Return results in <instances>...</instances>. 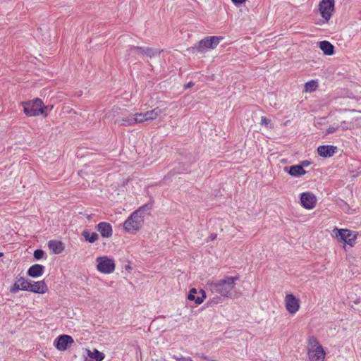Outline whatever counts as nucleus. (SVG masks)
Wrapping results in <instances>:
<instances>
[{"instance_id":"obj_35","label":"nucleus","mask_w":361,"mask_h":361,"mask_svg":"<svg viewBox=\"0 0 361 361\" xmlns=\"http://www.w3.org/2000/svg\"><path fill=\"white\" fill-rule=\"evenodd\" d=\"M217 235L216 233H212L209 236V239L210 240H214L216 238Z\"/></svg>"},{"instance_id":"obj_16","label":"nucleus","mask_w":361,"mask_h":361,"mask_svg":"<svg viewBox=\"0 0 361 361\" xmlns=\"http://www.w3.org/2000/svg\"><path fill=\"white\" fill-rule=\"evenodd\" d=\"M98 231L103 238H110L112 235V226L106 222H101L97 226Z\"/></svg>"},{"instance_id":"obj_39","label":"nucleus","mask_w":361,"mask_h":361,"mask_svg":"<svg viewBox=\"0 0 361 361\" xmlns=\"http://www.w3.org/2000/svg\"><path fill=\"white\" fill-rule=\"evenodd\" d=\"M85 361H87V360H85Z\"/></svg>"},{"instance_id":"obj_14","label":"nucleus","mask_w":361,"mask_h":361,"mask_svg":"<svg viewBox=\"0 0 361 361\" xmlns=\"http://www.w3.org/2000/svg\"><path fill=\"white\" fill-rule=\"evenodd\" d=\"M74 342L73 338L68 335H61L55 341V346L59 350H66L69 344Z\"/></svg>"},{"instance_id":"obj_7","label":"nucleus","mask_w":361,"mask_h":361,"mask_svg":"<svg viewBox=\"0 0 361 361\" xmlns=\"http://www.w3.org/2000/svg\"><path fill=\"white\" fill-rule=\"evenodd\" d=\"M20 286L23 288V290L31 291L36 293L42 294L48 290V288L43 281L34 282L23 278Z\"/></svg>"},{"instance_id":"obj_13","label":"nucleus","mask_w":361,"mask_h":361,"mask_svg":"<svg viewBox=\"0 0 361 361\" xmlns=\"http://www.w3.org/2000/svg\"><path fill=\"white\" fill-rule=\"evenodd\" d=\"M300 202L302 207L305 209H312L316 205L317 199L311 192H302L300 195Z\"/></svg>"},{"instance_id":"obj_17","label":"nucleus","mask_w":361,"mask_h":361,"mask_svg":"<svg viewBox=\"0 0 361 361\" xmlns=\"http://www.w3.org/2000/svg\"><path fill=\"white\" fill-rule=\"evenodd\" d=\"M45 267L41 264H34L27 270V275L31 277H39L44 273Z\"/></svg>"},{"instance_id":"obj_23","label":"nucleus","mask_w":361,"mask_h":361,"mask_svg":"<svg viewBox=\"0 0 361 361\" xmlns=\"http://www.w3.org/2000/svg\"><path fill=\"white\" fill-rule=\"evenodd\" d=\"M317 82L314 80H311L305 83V92H313L317 87Z\"/></svg>"},{"instance_id":"obj_2","label":"nucleus","mask_w":361,"mask_h":361,"mask_svg":"<svg viewBox=\"0 0 361 361\" xmlns=\"http://www.w3.org/2000/svg\"><path fill=\"white\" fill-rule=\"evenodd\" d=\"M165 109L156 107L152 110L147 111L145 113H135L130 114V118L124 119H119L118 122L123 124L124 126H133L137 123H142L144 122H149L155 120L159 116L163 114Z\"/></svg>"},{"instance_id":"obj_8","label":"nucleus","mask_w":361,"mask_h":361,"mask_svg":"<svg viewBox=\"0 0 361 361\" xmlns=\"http://www.w3.org/2000/svg\"><path fill=\"white\" fill-rule=\"evenodd\" d=\"M96 261L97 262V269L99 272L109 274L114 271L116 265L113 259L104 256L97 257Z\"/></svg>"},{"instance_id":"obj_20","label":"nucleus","mask_w":361,"mask_h":361,"mask_svg":"<svg viewBox=\"0 0 361 361\" xmlns=\"http://www.w3.org/2000/svg\"><path fill=\"white\" fill-rule=\"evenodd\" d=\"M319 48L326 55H332L334 54V47L328 41H322L319 42Z\"/></svg>"},{"instance_id":"obj_27","label":"nucleus","mask_w":361,"mask_h":361,"mask_svg":"<svg viewBox=\"0 0 361 361\" xmlns=\"http://www.w3.org/2000/svg\"><path fill=\"white\" fill-rule=\"evenodd\" d=\"M157 53H159L157 50L153 49L149 47H145L144 55H146L149 58H152Z\"/></svg>"},{"instance_id":"obj_10","label":"nucleus","mask_w":361,"mask_h":361,"mask_svg":"<svg viewBox=\"0 0 361 361\" xmlns=\"http://www.w3.org/2000/svg\"><path fill=\"white\" fill-rule=\"evenodd\" d=\"M322 16L327 21L330 19L334 10V0H322L319 4Z\"/></svg>"},{"instance_id":"obj_5","label":"nucleus","mask_w":361,"mask_h":361,"mask_svg":"<svg viewBox=\"0 0 361 361\" xmlns=\"http://www.w3.org/2000/svg\"><path fill=\"white\" fill-rule=\"evenodd\" d=\"M223 39L224 37L221 36L207 37L188 50L193 54H203L207 49H214Z\"/></svg>"},{"instance_id":"obj_29","label":"nucleus","mask_w":361,"mask_h":361,"mask_svg":"<svg viewBox=\"0 0 361 361\" xmlns=\"http://www.w3.org/2000/svg\"><path fill=\"white\" fill-rule=\"evenodd\" d=\"M197 290L195 288H192L190 290L189 293L188 295V299L191 301H195L197 297L195 296V294H197Z\"/></svg>"},{"instance_id":"obj_9","label":"nucleus","mask_w":361,"mask_h":361,"mask_svg":"<svg viewBox=\"0 0 361 361\" xmlns=\"http://www.w3.org/2000/svg\"><path fill=\"white\" fill-rule=\"evenodd\" d=\"M333 233L341 242H344L350 246H353L355 244L357 233L348 229H338L337 228L333 230Z\"/></svg>"},{"instance_id":"obj_22","label":"nucleus","mask_w":361,"mask_h":361,"mask_svg":"<svg viewBox=\"0 0 361 361\" xmlns=\"http://www.w3.org/2000/svg\"><path fill=\"white\" fill-rule=\"evenodd\" d=\"M87 355L90 358L94 359L95 361H102L104 357V354L97 349H94L93 351L87 350Z\"/></svg>"},{"instance_id":"obj_11","label":"nucleus","mask_w":361,"mask_h":361,"mask_svg":"<svg viewBox=\"0 0 361 361\" xmlns=\"http://www.w3.org/2000/svg\"><path fill=\"white\" fill-rule=\"evenodd\" d=\"M285 305L287 311L291 314H295L300 308L299 300L291 293L286 295Z\"/></svg>"},{"instance_id":"obj_1","label":"nucleus","mask_w":361,"mask_h":361,"mask_svg":"<svg viewBox=\"0 0 361 361\" xmlns=\"http://www.w3.org/2000/svg\"><path fill=\"white\" fill-rule=\"evenodd\" d=\"M238 279V277L227 276L224 279L208 283L207 286L212 293L232 298L234 295L235 282Z\"/></svg>"},{"instance_id":"obj_6","label":"nucleus","mask_w":361,"mask_h":361,"mask_svg":"<svg viewBox=\"0 0 361 361\" xmlns=\"http://www.w3.org/2000/svg\"><path fill=\"white\" fill-rule=\"evenodd\" d=\"M146 214H138L134 212L123 223L124 229L129 233H135L139 231L144 223V218Z\"/></svg>"},{"instance_id":"obj_3","label":"nucleus","mask_w":361,"mask_h":361,"mask_svg":"<svg viewBox=\"0 0 361 361\" xmlns=\"http://www.w3.org/2000/svg\"><path fill=\"white\" fill-rule=\"evenodd\" d=\"M326 353L318 340L312 336L308 340L307 356L310 361H324Z\"/></svg>"},{"instance_id":"obj_38","label":"nucleus","mask_w":361,"mask_h":361,"mask_svg":"<svg viewBox=\"0 0 361 361\" xmlns=\"http://www.w3.org/2000/svg\"><path fill=\"white\" fill-rule=\"evenodd\" d=\"M4 255L3 252H0V257H1Z\"/></svg>"},{"instance_id":"obj_26","label":"nucleus","mask_w":361,"mask_h":361,"mask_svg":"<svg viewBox=\"0 0 361 361\" xmlns=\"http://www.w3.org/2000/svg\"><path fill=\"white\" fill-rule=\"evenodd\" d=\"M199 294L201 295V296H197L195 299V303L197 305H200L202 303L204 300L206 298V293L204 290H200L199 291Z\"/></svg>"},{"instance_id":"obj_24","label":"nucleus","mask_w":361,"mask_h":361,"mask_svg":"<svg viewBox=\"0 0 361 361\" xmlns=\"http://www.w3.org/2000/svg\"><path fill=\"white\" fill-rule=\"evenodd\" d=\"M22 281H23V278L18 279L16 281V283H14L13 287L11 288V293H16L19 290H23V288L20 286V283H22Z\"/></svg>"},{"instance_id":"obj_34","label":"nucleus","mask_w":361,"mask_h":361,"mask_svg":"<svg viewBox=\"0 0 361 361\" xmlns=\"http://www.w3.org/2000/svg\"><path fill=\"white\" fill-rule=\"evenodd\" d=\"M235 4H241L245 3L247 0H231Z\"/></svg>"},{"instance_id":"obj_30","label":"nucleus","mask_w":361,"mask_h":361,"mask_svg":"<svg viewBox=\"0 0 361 361\" xmlns=\"http://www.w3.org/2000/svg\"><path fill=\"white\" fill-rule=\"evenodd\" d=\"M173 358L177 361H193L190 357H185L181 355H173Z\"/></svg>"},{"instance_id":"obj_19","label":"nucleus","mask_w":361,"mask_h":361,"mask_svg":"<svg viewBox=\"0 0 361 361\" xmlns=\"http://www.w3.org/2000/svg\"><path fill=\"white\" fill-rule=\"evenodd\" d=\"M284 170L287 171V167H285ZM288 172L292 176H299L304 175L306 173L302 166L300 165H295L290 166Z\"/></svg>"},{"instance_id":"obj_31","label":"nucleus","mask_w":361,"mask_h":361,"mask_svg":"<svg viewBox=\"0 0 361 361\" xmlns=\"http://www.w3.org/2000/svg\"><path fill=\"white\" fill-rule=\"evenodd\" d=\"M44 254V252L42 250H36L35 252H34V257L36 259H40L43 255Z\"/></svg>"},{"instance_id":"obj_25","label":"nucleus","mask_w":361,"mask_h":361,"mask_svg":"<svg viewBox=\"0 0 361 361\" xmlns=\"http://www.w3.org/2000/svg\"><path fill=\"white\" fill-rule=\"evenodd\" d=\"M145 47H133L130 49V54H140V55H144V54H145Z\"/></svg>"},{"instance_id":"obj_32","label":"nucleus","mask_w":361,"mask_h":361,"mask_svg":"<svg viewBox=\"0 0 361 361\" xmlns=\"http://www.w3.org/2000/svg\"><path fill=\"white\" fill-rule=\"evenodd\" d=\"M270 123V120L267 118L266 117L264 116H262L261 118V123L262 125H265V126H267L269 123Z\"/></svg>"},{"instance_id":"obj_28","label":"nucleus","mask_w":361,"mask_h":361,"mask_svg":"<svg viewBox=\"0 0 361 361\" xmlns=\"http://www.w3.org/2000/svg\"><path fill=\"white\" fill-rule=\"evenodd\" d=\"M152 209V205L150 204H146L142 207H140L135 212H138V214H144L148 212Z\"/></svg>"},{"instance_id":"obj_33","label":"nucleus","mask_w":361,"mask_h":361,"mask_svg":"<svg viewBox=\"0 0 361 361\" xmlns=\"http://www.w3.org/2000/svg\"><path fill=\"white\" fill-rule=\"evenodd\" d=\"M337 130V128L336 127H329L328 129H326V134H331V133H333L334 132H336Z\"/></svg>"},{"instance_id":"obj_21","label":"nucleus","mask_w":361,"mask_h":361,"mask_svg":"<svg viewBox=\"0 0 361 361\" xmlns=\"http://www.w3.org/2000/svg\"><path fill=\"white\" fill-rule=\"evenodd\" d=\"M82 235L85 240L90 243H95L99 239V235L97 233H90L88 231H83Z\"/></svg>"},{"instance_id":"obj_4","label":"nucleus","mask_w":361,"mask_h":361,"mask_svg":"<svg viewBox=\"0 0 361 361\" xmlns=\"http://www.w3.org/2000/svg\"><path fill=\"white\" fill-rule=\"evenodd\" d=\"M23 111L27 116H37L39 114L47 116L45 109L47 108L44 106L43 102L40 99H35L28 102H22Z\"/></svg>"},{"instance_id":"obj_12","label":"nucleus","mask_w":361,"mask_h":361,"mask_svg":"<svg viewBox=\"0 0 361 361\" xmlns=\"http://www.w3.org/2000/svg\"><path fill=\"white\" fill-rule=\"evenodd\" d=\"M108 117L115 118L114 123L118 126H124L121 123L118 122L119 119H124L130 118V115L128 116V111L124 108L114 107L111 111L109 114Z\"/></svg>"},{"instance_id":"obj_36","label":"nucleus","mask_w":361,"mask_h":361,"mask_svg":"<svg viewBox=\"0 0 361 361\" xmlns=\"http://www.w3.org/2000/svg\"><path fill=\"white\" fill-rule=\"evenodd\" d=\"M193 85H194V83H193L192 82H188V83L186 85L185 87H186V88H189V87H192V86H193Z\"/></svg>"},{"instance_id":"obj_18","label":"nucleus","mask_w":361,"mask_h":361,"mask_svg":"<svg viewBox=\"0 0 361 361\" xmlns=\"http://www.w3.org/2000/svg\"><path fill=\"white\" fill-rule=\"evenodd\" d=\"M48 247L54 254L56 255L61 253L64 250L63 243L58 240L49 241Z\"/></svg>"},{"instance_id":"obj_15","label":"nucleus","mask_w":361,"mask_h":361,"mask_svg":"<svg viewBox=\"0 0 361 361\" xmlns=\"http://www.w3.org/2000/svg\"><path fill=\"white\" fill-rule=\"evenodd\" d=\"M337 147L332 145H322L317 148V153L323 157H332L336 152Z\"/></svg>"},{"instance_id":"obj_37","label":"nucleus","mask_w":361,"mask_h":361,"mask_svg":"<svg viewBox=\"0 0 361 361\" xmlns=\"http://www.w3.org/2000/svg\"><path fill=\"white\" fill-rule=\"evenodd\" d=\"M308 165H309V161H304L302 162V165L301 166H302V167H303V166H307Z\"/></svg>"}]
</instances>
